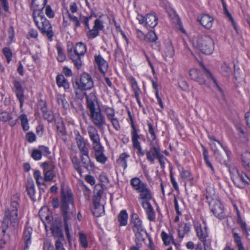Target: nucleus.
<instances>
[{"label":"nucleus","mask_w":250,"mask_h":250,"mask_svg":"<svg viewBox=\"0 0 250 250\" xmlns=\"http://www.w3.org/2000/svg\"><path fill=\"white\" fill-rule=\"evenodd\" d=\"M66 208L64 209L63 205H61L64 220H69L74 217L76 214L75 208L74 205H65Z\"/></svg>","instance_id":"a211bd4d"},{"label":"nucleus","mask_w":250,"mask_h":250,"mask_svg":"<svg viewBox=\"0 0 250 250\" xmlns=\"http://www.w3.org/2000/svg\"><path fill=\"white\" fill-rule=\"evenodd\" d=\"M128 214L125 210H122L118 216V220L121 226H125L127 225Z\"/></svg>","instance_id":"c9c22d12"},{"label":"nucleus","mask_w":250,"mask_h":250,"mask_svg":"<svg viewBox=\"0 0 250 250\" xmlns=\"http://www.w3.org/2000/svg\"><path fill=\"white\" fill-rule=\"evenodd\" d=\"M130 185L133 188L138 191L140 189L143 188L146 184L142 181L139 178L134 177L130 180Z\"/></svg>","instance_id":"2f4dec72"},{"label":"nucleus","mask_w":250,"mask_h":250,"mask_svg":"<svg viewBox=\"0 0 250 250\" xmlns=\"http://www.w3.org/2000/svg\"><path fill=\"white\" fill-rule=\"evenodd\" d=\"M47 0H32L31 3V9L33 10V16L36 12L43 13L42 10L46 4Z\"/></svg>","instance_id":"b1692460"},{"label":"nucleus","mask_w":250,"mask_h":250,"mask_svg":"<svg viewBox=\"0 0 250 250\" xmlns=\"http://www.w3.org/2000/svg\"><path fill=\"white\" fill-rule=\"evenodd\" d=\"M11 118V116L9 114L5 111L2 112L0 113V120L6 122Z\"/></svg>","instance_id":"0e129e2a"},{"label":"nucleus","mask_w":250,"mask_h":250,"mask_svg":"<svg viewBox=\"0 0 250 250\" xmlns=\"http://www.w3.org/2000/svg\"><path fill=\"white\" fill-rule=\"evenodd\" d=\"M92 148L94 150L95 157L97 161L101 164H104L107 160V158L104 153V147L100 145Z\"/></svg>","instance_id":"dca6fc26"},{"label":"nucleus","mask_w":250,"mask_h":250,"mask_svg":"<svg viewBox=\"0 0 250 250\" xmlns=\"http://www.w3.org/2000/svg\"><path fill=\"white\" fill-rule=\"evenodd\" d=\"M44 107L42 108V111L43 113V117L44 119L48 120L49 122L52 121L53 119V115L50 111L47 110L46 107V104L44 103Z\"/></svg>","instance_id":"49530a36"},{"label":"nucleus","mask_w":250,"mask_h":250,"mask_svg":"<svg viewBox=\"0 0 250 250\" xmlns=\"http://www.w3.org/2000/svg\"><path fill=\"white\" fill-rule=\"evenodd\" d=\"M95 61L98 66V68L101 72L104 74L107 70L108 64L107 62L100 55H95Z\"/></svg>","instance_id":"4be33fe9"},{"label":"nucleus","mask_w":250,"mask_h":250,"mask_svg":"<svg viewBox=\"0 0 250 250\" xmlns=\"http://www.w3.org/2000/svg\"><path fill=\"white\" fill-rule=\"evenodd\" d=\"M131 140L132 142V146L140 144L138 139L140 138V135L138 134L139 130L136 128L135 125L132 123L131 124Z\"/></svg>","instance_id":"72a5a7b5"},{"label":"nucleus","mask_w":250,"mask_h":250,"mask_svg":"<svg viewBox=\"0 0 250 250\" xmlns=\"http://www.w3.org/2000/svg\"><path fill=\"white\" fill-rule=\"evenodd\" d=\"M211 148L214 152V155L216 154L219 152L226 149L223 147L219 142H211L210 143Z\"/></svg>","instance_id":"58836bf2"},{"label":"nucleus","mask_w":250,"mask_h":250,"mask_svg":"<svg viewBox=\"0 0 250 250\" xmlns=\"http://www.w3.org/2000/svg\"><path fill=\"white\" fill-rule=\"evenodd\" d=\"M87 131L91 141L92 142V147L102 145L100 138L97 129L93 125H89Z\"/></svg>","instance_id":"4468645a"},{"label":"nucleus","mask_w":250,"mask_h":250,"mask_svg":"<svg viewBox=\"0 0 250 250\" xmlns=\"http://www.w3.org/2000/svg\"><path fill=\"white\" fill-rule=\"evenodd\" d=\"M68 55L72 61L74 65L79 69L82 66L81 57L86 52V46L83 42H80L76 44L74 47L68 48Z\"/></svg>","instance_id":"20e7f679"},{"label":"nucleus","mask_w":250,"mask_h":250,"mask_svg":"<svg viewBox=\"0 0 250 250\" xmlns=\"http://www.w3.org/2000/svg\"><path fill=\"white\" fill-rule=\"evenodd\" d=\"M87 102V107L89 109V111L96 109L95 106L97 104V99L95 93L91 92L87 95L84 94Z\"/></svg>","instance_id":"a878e982"},{"label":"nucleus","mask_w":250,"mask_h":250,"mask_svg":"<svg viewBox=\"0 0 250 250\" xmlns=\"http://www.w3.org/2000/svg\"><path fill=\"white\" fill-rule=\"evenodd\" d=\"M223 7H224V12H225V14L228 16V17L229 18V19L231 21L234 28L237 32V29L236 27V23H235L234 21L232 16L231 15L230 13H229V12L227 10L226 5L224 3H223Z\"/></svg>","instance_id":"5fc2aeb1"},{"label":"nucleus","mask_w":250,"mask_h":250,"mask_svg":"<svg viewBox=\"0 0 250 250\" xmlns=\"http://www.w3.org/2000/svg\"><path fill=\"white\" fill-rule=\"evenodd\" d=\"M56 83L59 87H63L65 89L69 88V83L62 75H59L57 76Z\"/></svg>","instance_id":"473e14b6"},{"label":"nucleus","mask_w":250,"mask_h":250,"mask_svg":"<svg viewBox=\"0 0 250 250\" xmlns=\"http://www.w3.org/2000/svg\"><path fill=\"white\" fill-rule=\"evenodd\" d=\"M38 36V33L36 29H30L27 35V38H36Z\"/></svg>","instance_id":"338daca9"},{"label":"nucleus","mask_w":250,"mask_h":250,"mask_svg":"<svg viewBox=\"0 0 250 250\" xmlns=\"http://www.w3.org/2000/svg\"><path fill=\"white\" fill-rule=\"evenodd\" d=\"M41 167L43 169V172L48 170H54L56 167L54 163L52 161L44 162L41 164Z\"/></svg>","instance_id":"ea45409f"},{"label":"nucleus","mask_w":250,"mask_h":250,"mask_svg":"<svg viewBox=\"0 0 250 250\" xmlns=\"http://www.w3.org/2000/svg\"><path fill=\"white\" fill-rule=\"evenodd\" d=\"M198 21L204 28L210 29L212 26L214 19L209 15L203 14L200 17H198Z\"/></svg>","instance_id":"6ab92c4d"},{"label":"nucleus","mask_w":250,"mask_h":250,"mask_svg":"<svg viewBox=\"0 0 250 250\" xmlns=\"http://www.w3.org/2000/svg\"><path fill=\"white\" fill-rule=\"evenodd\" d=\"M131 224L132 229L136 237V241H144L145 238L143 236V233L145 232V230L142 222L137 214L132 215Z\"/></svg>","instance_id":"6e6552de"},{"label":"nucleus","mask_w":250,"mask_h":250,"mask_svg":"<svg viewBox=\"0 0 250 250\" xmlns=\"http://www.w3.org/2000/svg\"><path fill=\"white\" fill-rule=\"evenodd\" d=\"M129 80L130 81L132 90L134 92V95H136L137 96L138 95H140L141 92V90L138 86V83L135 79L132 77H129Z\"/></svg>","instance_id":"a19ab883"},{"label":"nucleus","mask_w":250,"mask_h":250,"mask_svg":"<svg viewBox=\"0 0 250 250\" xmlns=\"http://www.w3.org/2000/svg\"><path fill=\"white\" fill-rule=\"evenodd\" d=\"M161 154V149L159 147L154 145L151 146L149 150L146 152V156L147 160L153 164L154 160Z\"/></svg>","instance_id":"f3484780"},{"label":"nucleus","mask_w":250,"mask_h":250,"mask_svg":"<svg viewBox=\"0 0 250 250\" xmlns=\"http://www.w3.org/2000/svg\"><path fill=\"white\" fill-rule=\"evenodd\" d=\"M234 239L235 242L236 243L238 249L243 247V244L241 242V239L237 233H234Z\"/></svg>","instance_id":"69168bd1"},{"label":"nucleus","mask_w":250,"mask_h":250,"mask_svg":"<svg viewBox=\"0 0 250 250\" xmlns=\"http://www.w3.org/2000/svg\"><path fill=\"white\" fill-rule=\"evenodd\" d=\"M137 19L140 24H143L148 29L155 27L158 23L157 18L151 14H148L146 17L138 15Z\"/></svg>","instance_id":"1a4fd4ad"},{"label":"nucleus","mask_w":250,"mask_h":250,"mask_svg":"<svg viewBox=\"0 0 250 250\" xmlns=\"http://www.w3.org/2000/svg\"><path fill=\"white\" fill-rule=\"evenodd\" d=\"M75 141L81 154L87 155L89 154V144L87 141L85 140L79 133H78V134L76 136Z\"/></svg>","instance_id":"f8f14e48"},{"label":"nucleus","mask_w":250,"mask_h":250,"mask_svg":"<svg viewBox=\"0 0 250 250\" xmlns=\"http://www.w3.org/2000/svg\"><path fill=\"white\" fill-rule=\"evenodd\" d=\"M147 125L148 126V132L151 135L152 140H154L156 138V135L153 125L149 122L147 123Z\"/></svg>","instance_id":"680f3d73"},{"label":"nucleus","mask_w":250,"mask_h":250,"mask_svg":"<svg viewBox=\"0 0 250 250\" xmlns=\"http://www.w3.org/2000/svg\"><path fill=\"white\" fill-rule=\"evenodd\" d=\"M101 198L94 196L93 213L96 217L101 216L104 212V207L100 204Z\"/></svg>","instance_id":"5701e85b"},{"label":"nucleus","mask_w":250,"mask_h":250,"mask_svg":"<svg viewBox=\"0 0 250 250\" xmlns=\"http://www.w3.org/2000/svg\"><path fill=\"white\" fill-rule=\"evenodd\" d=\"M109 120L110 121L113 126L116 130H118L120 129V125L119 123V121L115 117V116L109 119Z\"/></svg>","instance_id":"13d9d810"},{"label":"nucleus","mask_w":250,"mask_h":250,"mask_svg":"<svg viewBox=\"0 0 250 250\" xmlns=\"http://www.w3.org/2000/svg\"><path fill=\"white\" fill-rule=\"evenodd\" d=\"M79 239L81 246L84 248H87L88 244L86 235L83 233H80Z\"/></svg>","instance_id":"603ef678"},{"label":"nucleus","mask_w":250,"mask_h":250,"mask_svg":"<svg viewBox=\"0 0 250 250\" xmlns=\"http://www.w3.org/2000/svg\"><path fill=\"white\" fill-rule=\"evenodd\" d=\"M62 205L64 209L65 205H74V199L71 190L68 188H62L61 191Z\"/></svg>","instance_id":"ddd939ff"},{"label":"nucleus","mask_w":250,"mask_h":250,"mask_svg":"<svg viewBox=\"0 0 250 250\" xmlns=\"http://www.w3.org/2000/svg\"><path fill=\"white\" fill-rule=\"evenodd\" d=\"M141 205L143 208L145 210L147 215V219L150 221H155V214L152 205L150 203H142Z\"/></svg>","instance_id":"393cba45"},{"label":"nucleus","mask_w":250,"mask_h":250,"mask_svg":"<svg viewBox=\"0 0 250 250\" xmlns=\"http://www.w3.org/2000/svg\"><path fill=\"white\" fill-rule=\"evenodd\" d=\"M167 10L168 14L169 19L173 24L175 25L176 28L182 30V26L181 21L175 11L170 8H168Z\"/></svg>","instance_id":"cd10ccee"},{"label":"nucleus","mask_w":250,"mask_h":250,"mask_svg":"<svg viewBox=\"0 0 250 250\" xmlns=\"http://www.w3.org/2000/svg\"><path fill=\"white\" fill-rule=\"evenodd\" d=\"M32 233V229L29 227H26L23 232V239L24 240L25 247L24 250H27L28 245L31 244V236Z\"/></svg>","instance_id":"7c9ffc66"},{"label":"nucleus","mask_w":250,"mask_h":250,"mask_svg":"<svg viewBox=\"0 0 250 250\" xmlns=\"http://www.w3.org/2000/svg\"><path fill=\"white\" fill-rule=\"evenodd\" d=\"M104 21L102 19L101 17H100L99 19H96L94 22V28L98 30H102L104 28Z\"/></svg>","instance_id":"09e8293b"},{"label":"nucleus","mask_w":250,"mask_h":250,"mask_svg":"<svg viewBox=\"0 0 250 250\" xmlns=\"http://www.w3.org/2000/svg\"><path fill=\"white\" fill-rule=\"evenodd\" d=\"M161 237L165 245H168L170 244V242L172 240V237L171 235H169L165 232L163 231L161 233Z\"/></svg>","instance_id":"8fccbe9b"},{"label":"nucleus","mask_w":250,"mask_h":250,"mask_svg":"<svg viewBox=\"0 0 250 250\" xmlns=\"http://www.w3.org/2000/svg\"><path fill=\"white\" fill-rule=\"evenodd\" d=\"M223 7H224V12H225V14L228 16V17L229 18V19L231 21L234 28L237 32V29L236 27V23H235L234 21L232 16L231 15L230 13H229V12L227 10L226 5L224 3H223Z\"/></svg>","instance_id":"864d4df0"},{"label":"nucleus","mask_w":250,"mask_h":250,"mask_svg":"<svg viewBox=\"0 0 250 250\" xmlns=\"http://www.w3.org/2000/svg\"><path fill=\"white\" fill-rule=\"evenodd\" d=\"M73 86L76 90H90L94 86L93 80L91 75L83 72L80 75L79 81L74 83Z\"/></svg>","instance_id":"0eeeda50"},{"label":"nucleus","mask_w":250,"mask_h":250,"mask_svg":"<svg viewBox=\"0 0 250 250\" xmlns=\"http://www.w3.org/2000/svg\"><path fill=\"white\" fill-rule=\"evenodd\" d=\"M242 162L244 168L250 171V152H246L242 155Z\"/></svg>","instance_id":"f704fd0d"},{"label":"nucleus","mask_w":250,"mask_h":250,"mask_svg":"<svg viewBox=\"0 0 250 250\" xmlns=\"http://www.w3.org/2000/svg\"><path fill=\"white\" fill-rule=\"evenodd\" d=\"M204 70V74H202L199 70L197 69H193L189 71V76L191 79L197 82L200 85H204L207 87L210 86V82H212L216 87L219 92V100L220 101H224L225 97L223 92L218 85L216 79L209 70L207 69L205 66L203 67Z\"/></svg>","instance_id":"f257e3e1"},{"label":"nucleus","mask_w":250,"mask_h":250,"mask_svg":"<svg viewBox=\"0 0 250 250\" xmlns=\"http://www.w3.org/2000/svg\"><path fill=\"white\" fill-rule=\"evenodd\" d=\"M43 174L44 176V180H45L46 182L51 181L56 176L55 170L43 171Z\"/></svg>","instance_id":"a18cd8bd"},{"label":"nucleus","mask_w":250,"mask_h":250,"mask_svg":"<svg viewBox=\"0 0 250 250\" xmlns=\"http://www.w3.org/2000/svg\"><path fill=\"white\" fill-rule=\"evenodd\" d=\"M146 38L147 40L151 42H155L157 40V37L156 33L152 31H150L148 33Z\"/></svg>","instance_id":"4d7b16f0"},{"label":"nucleus","mask_w":250,"mask_h":250,"mask_svg":"<svg viewBox=\"0 0 250 250\" xmlns=\"http://www.w3.org/2000/svg\"><path fill=\"white\" fill-rule=\"evenodd\" d=\"M211 211L217 218L222 219L225 217L224 208L220 201L217 199H213L209 202Z\"/></svg>","instance_id":"9d476101"},{"label":"nucleus","mask_w":250,"mask_h":250,"mask_svg":"<svg viewBox=\"0 0 250 250\" xmlns=\"http://www.w3.org/2000/svg\"><path fill=\"white\" fill-rule=\"evenodd\" d=\"M2 227V236L1 238V241L3 244H6L10 240L9 234L6 232V230L8 229V226H1Z\"/></svg>","instance_id":"c03bdc74"},{"label":"nucleus","mask_w":250,"mask_h":250,"mask_svg":"<svg viewBox=\"0 0 250 250\" xmlns=\"http://www.w3.org/2000/svg\"><path fill=\"white\" fill-rule=\"evenodd\" d=\"M90 117L93 123L99 129L103 128L104 126L106 125L105 119L100 110L97 111L95 109L90 111Z\"/></svg>","instance_id":"9b49d317"},{"label":"nucleus","mask_w":250,"mask_h":250,"mask_svg":"<svg viewBox=\"0 0 250 250\" xmlns=\"http://www.w3.org/2000/svg\"><path fill=\"white\" fill-rule=\"evenodd\" d=\"M130 157L126 153H123L120 154L117 161L118 163L125 169L127 167V159Z\"/></svg>","instance_id":"4c0bfd02"},{"label":"nucleus","mask_w":250,"mask_h":250,"mask_svg":"<svg viewBox=\"0 0 250 250\" xmlns=\"http://www.w3.org/2000/svg\"><path fill=\"white\" fill-rule=\"evenodd\" d=\"M19 118L23 129L25 131L28 130L29 127L27 116L25 114H22L20 116Z\"/></svg>","instance_id":"de8ad7c7"},{"label":"nucleus","mask_w":250,"mask_h":250,"mask_svg":"<svg viewBox=\"0 0 250 250\" xmlns=\"http://www.w3.org/2000/svg\"><path fill=\"white\" fill-rule=\"evenodd\" d=\"M13 83L14 92L20 103V107H21L24 102L23 89L19 81H14Z\"/></svg>","instance_id":"aec40b11"},{"label":"nucleus","mask_w":250,"mask_h":250,"mask_svg":"<svg viewBox=\"0 0 250 250\" xmlns=\"http://www.w3.org/2000/svg\"><path fill=\"white\" fill-rule=\"evenodd\" d=\"M38 149L40 151L42 155H47L50 153L49 148L46 146H40Z\"/></svg>","instance_id":"774afa93"},{"label":"nucleus","mask_w":250,"mask_h":250,"mask_svg":"<svg viewBox=\"0 0 250 250\" xmlns=\"http://www.w3.org/2000/svg\"><path fill=\"white\" fill-rule=\"evenodd\" d=\"M19 196L18 195H14L11 200L10 208L6 209L2 223L4 226H11L14 229H16L19 226V219L18 216V209L19 205Z\"/></svg>","instance_id":"f03ea898"},{"label":"nucleus","mask_w":250,"mask_h":250,"mask_svg":"<svg viewBox=\"0 0 250 250\" xmlns=\"http://www.w3.org/2000/svg\"><path fill=\"white\" fill-rule=\"evenodd\" d=\"M37 11L33 16L34 21L39 30L43 36H45L49 41L52 40L54 33L52 26L45 17L43 13Z\"/></svg>","instance_id":"7ed1b4c3"},{"label":"nucleus","mask_w":250,"mask_h":250,"mask_svg":"<svg viewBox=\"0 0 250 250\" xmlns=\"http://www.w3.org/2000/svg\"><path fill=\"white\" fill-rule=\"evenodd\" d=\"M193 45L203 53L207 55L211 54L214 48L213 40L208 36L197 37L193 40Z\"/></svg>","instance_id":"39448f33"},{"label":"nucleus","mask_w":250,"mask_h":250,"mask_svg":"<svg viewBox=\"0 0 250 250\" xmlns=\"http://www.w3.org/2000/svg\"><path fill=\"white\" fill-rule=\"evenodd\" d=\"M229 171L232 180L237 187L242 188L247 184H250V179L245 173H240L235 167L230 168Z\"/></svg>","instance_id":"423d86ee"},{"label":"nucleus","mask_w":250,"mask_h":250,"mask_svg":"<svg viewBox=\"0 0 250 250\" xmlns=\"http://www.w3.org/2000/svg\"><path fill=\"white\" fill-rule=\"evenodd\" d=\"M179 228L181 229V231H183L186 234L188 233L190 230L189 225L187 223H181L179 225Z\"/></svg>","instance_id":"052dcab7"},{"label":"nucleus","mask_w":250,"mask_h":250,"mask_svg":"<svg viewBox=\"0 0 250 250\" xmlns=\"http://www.w3.org/2000/svg\"><path fill=\"white\" fill-rule=\"evenodd\" d=\"M174 55V49L170 41H167L165 43L164 55L166 57L172 58Z\"/></svg>","instance_id":"c756f323"},{"label":"nucleus","mask_w":250,"mask_h":250,"mask_svg":"<svg viewBox=\"0 0 250 250\" xmlns=\"http://www.w3.org/2000/svg\"><path fill=\"white\" fill-rule=\"evenodd\" d=\"M57 51L58 54L57 57L58 60L60 62H63L66 59V56L62 52V48L60 46L57 47Z\"/></svg>","instance_id":"6e6d98bb"},{"label":"nucleus","mask_w":250,"mask_h":250,"mask_svg":"<svg viewBox=\"0 0 250 250\" xmlns=\"http://www.w3.org/2000/svg\"><path fill=\"white\" fill-rule=\"evenodd\" d=\"M26 191L30 199L35 201L36 200L35 186L33 180H28L26 184Z\"/></svg>","instance_id":"bb28decb"},{"label":"nucleus","mask_w":250,"mask_h":250,"mask_svg":"<svg viewBox=\"0 0 250 250\" xmlns=\"http://www.w3.org/2000/svg\"><path fill=\"white\" fill-rule=\"evenodd\" d=\"M34 177L36 180V183L38 186H40L41 185H44V182L45 181V180H44V177H42V176L41 174V172L39 170H36L34 172L33 174Z\"/></svg>","instance_id":"37998d69"},{"label":"nucleus","mask_w":250,"mask_h":250,"mask_svg":"<svg viewBox=\"0 0 250 250\" xmlns=\"http://www.w3.org/2000/svg\"><path fill=\"white\" fill-rule=\"evenodd\" d=\"M139 195L138 199L139 201H141L142 203H150L152 198V194L147 185H146L143 188L140 189L138 191Z\"/></svg>","instance_id":"2eb2a0df"},{"label":"nucleus","mask_w":250,"mask_h":250,"mask_svg":"<svg viewBox=\"0 0 250 250\" xmlns=\"http://www.w3.org/2000/svg\"><path fill=\"white\" fill-rule=\"evenodd\" d=\"M104 111L108 120L115 116V111L111 107H105L104 109Z\"/></svg>","instance_id":"3c124183"},{"label":"nucleus","mask_w":250,"mask_h":250,"mask_svg":"<svg viewBox=\"0 0 250 250\" xmlns=\"http://www.w3.org/2000/svg\"><path fill=\"white\" fill-rule=\"evenodd\" d=\"M42 156V155L38 149L33 150L32 157L34 160H40L41 159Z\"/></svg>","instance_id":"e2e57ef3"},{"label":"nucleus","mask_w":250,"mask_h":250,"mask_svg":"<svg viewBox=\"0 0 250 250\" xmlns=\"http://www.w3.org/2000/svg\"><path fill=\"white\" fill-rule=\"evenodd\" d=\"M81 160L83 164V166L86 169H88L89 167H92L93 164L91 162L89 154H81Z\"/></svg>","instance_id":"e433bc0d"},{"label":"nucleus","mask_w":250,"mask_h":250,"mask_svg":"<svg viewBox=\"0 0 250 250\" xmlns=\"http://www.w3.org/2000/svg\"><path fill=\"white\" fill-rule=\"evenodd\" d=\"M221 72L223 75L228 76L232 72V69L230 64L223 63L221 66Z\"/></svg>","instance_id":"79ce46f5"},{"label":"nucleus","mask_w":250,"mask_h":250,"mask_svg":"<svg viewBox=\"0 0 250 250\" xmlns=\"http://www.w3.org/2000/svg\"><path fill=\"white\" fill-rule=\"evenodd\" d=\"M68 221V220H64V228H65V231L66 235L67 237V239L68 240V241L69 244L70 245L71 244V236H70V232H69V228L68 224L67 223Z\"/></svg>","instance_id":"bf43d9fd"},{"label":"nucleus","mask_w":250,"mask_h":250,"mask_svg":"<svg viewBox=\"0 0 250 250\" xmlns=\"http://www.w3.org/2000/svg\"><path fill=\"white\" fill-rule=\"evenodd\" d=\"M229 151L225 149L214 155L217 160L221 164L227 165L229 161Z\"/></svg>","instance_id":"c85d7f7f"},{"label":"nucleus","mask_w":250,"mask_h":250,"mask_svg":"<svg viewBox=\"0 0 250 250\" xmlns=\"http://www.w3.org/2000/svg\"><path fill=\"white\" fill-rule=\"evenodd\" d=\"M196 231L198 237L205 246L207 238L208 237V232L206 224H204L203 226H202L201 225L197 226Z\"/></svg>","instance_id":"412c9836"}]
</instances>
